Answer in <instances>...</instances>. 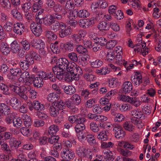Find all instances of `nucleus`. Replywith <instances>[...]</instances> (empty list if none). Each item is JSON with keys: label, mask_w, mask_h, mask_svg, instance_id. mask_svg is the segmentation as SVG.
Segmentation results:
<instances>
[{"label": "nucleus", "mask_w": 161, "mask_h": 161, "mask_svg": "<svg viewBox=\"0 0 161 161\" xmlns=\"http://www.w3.org/2000/svg\"><path fill=\"white\" fill-rule=\"evenodd\" d=\"M9 86L11 90L17 93L21 98L25 100L28 99V97L26 95L27 92L26 87L24 86L19 87L12 84H10Z\"/></svg>", "instance_id": "f257e3e1"}, {"label": "nucleus", "mask_w": 161, "mask_h": 161, "mask_svg": "<svg viewBox=\"0 0 161 161\" xmlns=\"http://www.w3.org/2000/svg\"><path fill=\"white\" fill-rule=\"evenodd\" d=\"M86 121L84 116H82L80 114H78V117L75 123L76 125L75 127L76 132L80 133L85 129V126L84 124Z\"/></svg>", "instance_id": "f03ea898"}, {"label": "nucleus", "mask_w": 161, "mask_h": 161, "mask_svg": "<svg viewBox=\"0 0 161 161\" xmlns=\"http://www.w3.org/2000/svg\"><path fill=\"white\" fill-rule=\"evenodd\" d=\"M53 105L50 107L49 111L51 115L54 117L57 116L59 111L63 109L64 106L63 103L53 102Z\"/></svg>", "instance_id": "7ed1b4c3"}, {"label": "nucleus", "mask_w": 161, "mask_h": 161, "mask_svg": "<svg viewBox=\"0 0 161 161\" xmlns=\"http://www.w3.org/2000/svg\"><path fill=\"white\" fill-rule=\"evenodd\" d=\"M29 109L32 111L33 109L36 110H42L44 109V106L39 101L35 100L33 102L27 103Z\"/></svg>", "instance_id": "20e7f679"}, {"label": "nucleus", "mask_w": 161, "mask_h": 161, "mask_svg": "<svg viewBox=\"0 0 161 161\" xmlns=\"http://www.w3.org/2000/svg\"><path fill=\"white\" fill-rule=\"evenodd\" d=\"M30 27L32 32L36 36H39L42 32V28L40 24L33 22L31 24Z\"/></svg>", "instance_id": "39448f33"}, {"label": "nucleus", "mask_w": 161, "mask_h": 161, "mask_svg": "<svg viewBox=\"0 0 161 161\" xmlns=\"http://www.w3.org/2000/svg\"><path fill=\"white\" fill-rule=\"evenodd\" d=\"M0 113L7 115L9 116L12 115L13 112L10 108L4 103H0Z\"/></svg>", "instance_id": "423d86ee"}, {"label": "nucleus", "mask_w": 161, "mask_h": 161, "mask_svg": "<svg viewBox=\"0 0 161 161\" xmlns=\"http://www.w3.org/2000/svg\"><path fill=\"white\" fill-rule=\"evenodd\" d=\"M94 23V19L92 18L87 20L81 19L79 22V24L80 27L84 28L92 27Z\"/></svg>", "instance_id": "0eeeda50"}, {"label": "nucleus", "mask_w": 161, "mask_h": 161, "mask_svg": "<svg viewBox=\"0 0 161 161\" xmlns=\"http://www.w3.org/2000/svg\"><path fill=\"white\" fill-rule=\"evenodd\" d=\"M61 155L63 159L67 160H70L74 157L73 152L70 149H65L61 152Z\"/></svg>", "instance_id": "6e6552de"}, {"label": "nucleus", "mask_w": 161, "mask_h": 161, "mask_svg": "<svg viewBox=\"0 0 161 161\" xmlns=\"http://www.w3.org/2000/svg\"><path fill=\"white\" fill-rule=\"evenodd\" d=\"M25 30L24 25L20 23H17L14 24L13 31L17 34L21 35Z\"/></svg>", "instance_id": "1a4fd4ad"}, {"label": "nucleus", "mask_w": 161, "mask_h": 161, "mask_svg": "<svg viewBox=\"0 0 161 161\" xmlns=\"http://www.w3.org/2000/svg\"><path fill=\"white\" fill-rule=\"evenodd\" d=\"M26 53L25 60L30 65L34 63V58L36 56V53L32 50H31Z\"/></svg>", "instance_id": "9d476101"}, {"label": "nucleus", "mask_w": 161, "mask_h": 161, "mask_svg": "<svg viewBox=\"0 0 161 161\" xmlns=\"http://www.w3.org/2000/svg\"><path fill=\"white\" fill-rule=\"evenodd\" d=\"M58 65L60 70H67L70 62L65 58H62L58 60Z\"/></svg>", "instance_id": "9b49d317"}, {"label": "nucleus", "mask_w": 161, "mask_h": 161, "mask_svg": "<svg viewBox=\"0 0 161 161\" xmlns=\"http://www.w3.org/2000/svg\"><path fill=\"white\" fill-rule=\"evenodd\" d=\"M8 101H7V104L11 106L14 109L17 110L19 108L20 101L17 98L14 97L9 100L8 102Z\"/></svg>", "instance_id": "f8f14e48"}, {"label": "nucleus", "mask_w": 161, "mask_h": 161, "mask_svg": "<svg viewBox=\"0 0 161 161\" xmlns=\"http://www.w3.org/2000/svg\"><path fill=\"white\" fill-rule=\"evenodd\" d=\"M64 27H61L59 32V35L61 37H64L68 36L71 34L72 30L70 28H66L65 25Z\"/></svg>", "instance_id": "ddd939ff"}, {"label": "nucleus", "mask_w": 161, "mask_h": 161, "mask_svg": "<svg viewBox=\"0 0 161 161\" xmlns=\"http://www.w3.org/2000/svg\"><path fill=\"white\" fill-rule=\"evenodd\" d=\"M116 53L117 54L115 55V63L119 65L123 64L126 67V62L125 61L124 59H122V52H118V53Z\"/></svg>", "instance_id": "4468645a"}, {"label": "nucleus", "mask_w": 161, "mask_h": 161, "mask_svg": "<svg viewBox=\"0 0 161 161\" xmlns=\"http://www.w3.org/2000/svg\"><path fill=\"white\" fill-rule=\"evenodd\" d=\"M53 15L48 14L43 18V22L46 25L50 26L55 21L54 20Z\"/></svg>", "instance_id": "2eb2a0df"}, {"label": "nucleus", "mask_w": 161, "mask_h": 161, "mask_svg": "<svg viewBox=\"0 0 161 161\" xmlns=\"http://www.w3.org/2000/svg\"><path fill=\"white\" fill-rule=\"evenodd\" d=\"M51 25V30L54 32H56L60 28L61 29V27H64L65 24L62 22L59 23L55 20Z\"/></svg>", "instance_id": "dca6fc26"}, {"label": "nucleus", "mask_w": 161, "mask_h": 161, "mask_svg": "<svg viewBox=\"0 0 161 161\" xmlns=\"http://www.w3.org/2000/svg\"><path fill=\"white\" fill-rule=\"evenodd\" d=\"M0 50L3 55H7L10 51L8 44L5 42H2L0 44Z\"/></svg>", "instance_id": "f3484780"}, {"label": "nucleus", "mask_w": 161, "mask_h": 161, "mask_svg": "<svg viewBox=\"0 0 161 161\" xmlns=\"http://www.w3.org/2000/svg\"><path fill=\"white\" fill-rule=\"evenodd\" d=\"M123 92L125 94L129 93L132 89V86L131 82L126 81L123 85Z\"/></svg>", "instance_id": "a211bd4d"}, {"label": "nucleus", "mask_w": 161, "mask_h": 161, "mask_svg": "<svg viewBox=\"0 0 161 161\" xmlns=\"http://www.w3.org/2000/svg\"><path fill=\"white\" fill-rule=\"evenodd\" d=\"M131 115L133 117L136 119H143L145 118V116L141 111H138L136 110H133L131 111Z\"/></svg>", "instance_id": "6ab92c4d"}, {"label": "nucleus", "mask_w": 161, "mask_h": 161, "mask_svg": "<svg viewBox=\"0 0 161 161\" xmlns=\"http://www.w3.org/2000/svg\"><path fill=\"white\" fill-rule=\"evenodd\" d=\"M77 66V65L74 63L73 64L70 63V64H69V67H67V71L69 72L70 74H71V76L73 75V77H74L75 74L76 72Z\"/></svg>", "instance_id": "aec40b11"}, {"label": "nucleus", "mask_w": 161, "mask_h": 161, "mask_svg": "<svg viewBox=\"0 0 161 161\" xmlns=\"http://www.w3.org/2000/svg\"><path fill=\"white\" fill-rule=\"evenodd\" d=\"M87 150L86 149V147L84 146L80 147L76 150V153L80 157H84L86 156Z\"/></svg>", "instance_id": "412c9836"}, {"label": "nucleus", "mask_w": 161, "mask_h": 161, "mask_svg": "<svg viewBox=\"0 0 161 161\" xmlns=\"http://www.w3.org/2000/svg\"><path fill=\"white\" fill-rule=\"evenodd\" d=\"M64 92L67 94L71 95L76 92L75 88L72 86H65L64 88Z\"/></svg>", "instance_id": "4be33fe9"}, {"label": "nucleus", "mask_w": 161, "mask_h": 161, "mask_svg": "<svg viewBox=\"0 0 161 161\" xmlns=\"http://www.w3.org/2000/svg\"><path fill=\"white\" fill-rule=\"evenodd\" d=\"M131 80L132 82L136 86H138L142 82V76L134 75L131 77Z\"/></svg>", "instance_id": "5701e85b"}, {"label": "nucleus", "mask_w": 161, "mask_h": 161, "mask_svg": "<svg viewBox=\"0 0 161 161\" xmlns=\"http://www.w3.org/2000/svg\"><path fill=\"white\" fill-rule=\"evenodd\" d=\"M11 49L12 52L14 53H17L20 48L19 45L16 41H14L11 44Z\"/></svg>", "instance_id": "b1692460"}, {"label": "nucleus", "mask_w": 161, "mask_h": 161, "mask_svg": "<svg viewBox=\"0 0 161 161\" xmlns=\"http://www.w3.org/2000/svg\"><path fill=\"white\" fill-rule=\"evenodd\" d=\"M86 139L87 142L91 146H94L97 144L94 136L92 135L87 134Z\"/></svg>", "instance_id": "393cba45"}, {"label": "nucleus", "mask_w": 161, "mask_h": 161, "mask_svg": "<svg viewBox=\"0 0 161 161\" xmlns=\"http://www.w3.org/2000/svg\"><path fill=\"white\" fill-rule=\"evenodd\" d=\"M59 130L58 126L55 125H52L49 128L48 133L51 135H55Z\"/></svg>", "instance_id": "a878e982"}, {"label": "nucleus", "mask_w": 161, "mask_h": 161, "mask_svg": "<svg viewBox=\"0 0 161 161\" xmlns=\"http://www.w3.org/2000/svg\"><path fill=\"white\" fill-rule=\"evenodd\" d=\"M9 143L11 149L14 147H18L21 145V142L19 141H17L14 138L10 139Z\"/></svg>", "instance_id": "bb28decb"}, {"label": "nucleus", "mask_w": 161, "mask_h": 161, "mask_svg": "<svg viewBox=\"0 0 161 161\" xmlns=\"http://www.w3.org/2000/svg\"><path fill=\"white\" fill-rule=\"evenodd\" d=\"M97 27L100 31H108L109 28V25L104 21H102L99 24Z\"/></svg>", "instance_id": "cd10ccee"}, {"label": "nucleus", "mask_w": 161, "mask_h": 161, "mask_svg": "<svg viewBox=\"0 0 161 161\" xmlns=\"http://www.w3.org/2000/svg\"><path fill=\"white\" fill-rule=\"evenodd\" d=\"M43 83L42 80L38 76L36 77H35L34 83V85L35 87H40L42 86Z\"/></svg>", "instance_id": "c85d7f7f"}, {"label": "nucleus", "mask_w": 161, "mask_h": 161, "mask_svg": "<svg viewBox=\"0 0 161 161\" xmlns=\"http://www.w3.org/2000/svg\"><path fill=\"white\" fill-rule=\"evenodd\" d=\"M11 14L13 17L18 20H21L22 19V16L21 14L16 9H14L11 11Z\"/></svg>", "instance_id": "c756f323"}, {"label": "nucleus", "mask_w": 161, "mask_h": 161, "mask_svg": "<svg viewBox=\"0 0 161 161\" xmlns=\"http://www.w3.org/2000/svg\"><path fill=\"white\" fill-rule=\"evenodd\" d=\"M71 100L76 105H78L81 102L80 96L77 94L73 95L71 97Z\"/></svg>", "instance_id": "7c9ffc66"}, {"label": "nucleus", "mask_w": 161, "mask_h": 161, "mask_svg": "<svg viewBox=\"0 0 161 161\" xmlns=\"http://www.w3.org/2000/svg\"><path fill=\"white\" fill-rule=\"evenodd\" d=\"M13 23L12 22H7L4 25L3 28L4 30L7 32H10L14 27Z\"/></svg>", "instance_id": "2f4dec72"}, {"label": "nucleus", "mask_w": 161, "mask_h": 161, "mask_svg": "<svg viewBox=\"0 0 161 161\" xmlns=\"http://www.w3.org/2000/svg\"><path fill=\"white\" fill-rule=\"evenodd\" d=\"M123 127L125 130L130 132H133L135 130V126L128 121L124 124Z\"/></svg>", "instance_id": "473e14b6"}, {"label": "nucleus", "mask_w": 161, "mask_h": 161, "mask_svg": "<svg viewBox=\"0 0 161 161\" xmlns=\"http://www.w3.org/2000/svg\"><path fill=\"white\" fill-rule=\"evenodd\" d=\"M75 49L76 51L80 54H83L88 52L86 49L82 45H77Z\"/></svg>", "instance_id": "72a5a7b5"}, {"label": "nucleus", "mask_w": 161, "mask_h": 161, "mask_svg": "<svg viewBox=\"0 0 161 161\" xmlns=\"http://www.w3.org/2000/svg\"><path fill=\"white\" fill-rule=\"evenodd\" d=\"M22 118L24 120V123L26 127H29L31 125L32 122L30 117L26 114L23 116Z\"/></svg>", "instance_id": "f704fd0d"}, {"label": "nucleus", "mask_w": 161, "mask_h": 161, "mask_svg": "<svg viewBox=\"0 0 161 161\" xmlns=\"http://www.w3.org/2000/svg\"><path fill=\"white\" fill-rule=\"evenodd\" d=\"M92 67L93 68H97L101 67L103 64L102 61L96 60L95 61L91 60L90 61Z\"/></svg>", "instance_id": "c9c22d12"}, {"label": "nucleus", "mask_w": 161, "mask_h": 161, "mask_svg": "<svg viewBox=\"0 0 161 161\" xmlns=\"http://www.w3.org/2000/svg\"><path fill=\"white\" fill-rule=\"evenodd\" d=\"M46 37L49 39L53 40L57 39V36L52 31H47L45 32Z\"/></svg>", "instance_id": "e433bc0d"}, {"label": "nucleus", "mask_w": 161, "mask_h": 161, "mask_svg": "<svg viewBox=\"0 0 161 161\" xmlns=\"http://www.w3.org/2000/svg\"><path fill=\"white\" fill-rule=\"evenodd\" d=\"M53 8L54 11L56 13H62L65 12V9L63 8L61 5L59 4H55Z\"/></svg>", "instance_id": "4c0bfd02"}, {"label": "nucleus", "mask_w": 161, "mask_h": 161, "mask_svg": "<svg viewBox=\"0 0 161 161\" xmlns=\"http://www.w3.org/2000/svg\"><path fill=\"white\" fill-rule=\"evenodd\" d=\"M114 52V51H112L107 53L106 57L108 61L109 62H115V54Z\"/></svg>", "instance_id": "58836bf2"}, {"label": "nucleus", "mask_w": 161, "mask_h": 161, "mask_svg": "<svg viewBox=\"0 0 161 161\" xmlns=\"http://www.w3.org/2000/svg\"><path fill=\"white\" fill-rule=\"evenodd\" d=\"M63 45L64 49L68 51H72L74 47V44L70 41L67 42Z\"/></svg>", "instance_id": "ea45409f"}, {"label": "nucleus", "mask_w": 161, "mask_h": 161, "mask_svg": "<svg viewBox=\"0 0 161 161\" xmlns=\"http://www.w3.org/2000/svg\"><path fill=\"white\" fill-rule=\"evenodd\" d=\"M32 5L30 2L25 3L21 5V9L25 13L29 12Z\"/></svg>", "instance_id": "a19ab883"}, {"label": "nucleus", "mask_w": 161, "mask_h": 161, "mask_svg": "<svg viewBox=\"0 0 161 161\" xmlns=\"http://www.w3.org/2000/svg\"><path fill=\"white\" fill-rule=\"evenodd\" d=\"M68 57L71 61L74 62L78 61V58L77 54L75 52H71L68 54Z\"/></svg>", "instance_id": "79ce46f5"}, {"label": "nucleus", "mask_w": 161, "mask_h": 161, "mask_svg": "<svg viewBox=\"0 0 161 161\" xmlns=\"http://www.w3.org/2000/svg\"><path fill=\"white\" fill-rule=\"evenodd\" d=\"M58 96L55 93H51L48 96L47 99L50 102H53L55 101L58 99Z\"/></svg>", "instance_id": "37998d69"}, {"label": "nucleus", "mask_w": 161, "mask_h": 161, "mask_svg": "<svg viewBox=\"0 0 161 161\" xmlns=\"http://www.w3.org/2000/svg\"><path fill=\"white\" fill-rule=\"evenodd\" d=\"M30 65L25 60L20 61L19 63V65L20 68L23 70H26L28 69Z\"/></svg>", "instance_id": "c03bdc74"}, {"label": "nucleus", "mask_w": 161, "mask_h": 161, "mask_svg": "<svg viewBox=\"0 0 161 161\" xmlns=\"http://www.w3.org/2000/svg\"><path fill=\"white\" fill-rule=\"evenodd\" d=\"M10 72L12 75L17 76L21 75L22 71L19 68H11L10 69Z\"/></svg>", "instance_id": "a18cd8bd"}, {"label": "nucleus", "mask_w": 161, "mask_h": 161, "mask_svg": "<svg viewBox=\"0 0 161 161\" xmlns=\"http://www.w3.org/2000/svg\"><path fill=\"white\" fill-rule=\"evenodd\" d=\"M97 138L102 141H106L108 138V136L105 131L100 132L97 136Z\"/></svg>", "instance_id": "49530a36"}, {"label": "nucleus", "mask_w": 161, "mask_h": 161, "mask_svg": "<svg viewBox=\"0 0 161 161\" xmlns=\"http://www.w3.org/2000/svg\"><path fill=\"white\" fill-rule=\"evenodd\" d=\"M78 16L80 18H86L89 15L88 12L86 10H81L78 11Z\"/></svg>", "instance_id": "de8ad7c7"}, {"label": "nucleus", "mask_w": 161, "mask_h": 161, "mask_svg": "<svg viewBox=\"0 0 161 161\" xmlns=\"http://www.w3.org/2000/svg\"><path fill=\"white\" fill-rule=\"evenodd\" d=\"M20 131L23 135L25 136H30L31 134V130L27 127L21 128L20 129Z\"/></svg>", "instance_id": "09e8293b"}, {"label": "nucleus", "mask_w": 161, "mask_h": 161, "mask_svg": "<svg viewBox=\"0 0 161 161\" xmlns=\"http://www.w3.org/2000/svg\"><path fill=\"white\" fill-rule=\"evenodd\" d=\"M125 117L122 114L117 113L115 114L114 117V119L115 122H120L124 120Z\"/></svg>", "instance_id": "8fccbe9b"}, {"label": "nucleus", "mask_w": 161, "mask_h": 161, "mask_svg": "<svg viewBox=\"0 0 161 161\" xmlns=\"http://www.w3.org/2000/svg\"><path fill=\"white\" fill-rule=\"evenodd\" d=\"M1 5L6 9H9L11 7V4L8 0H0Z\"/></svg>", "instance_id": "3c124183"}, {"label": "nucleus", "mask_w": 161, "mask_h": 161, "mask_svg": "<svg viewBox=\"0 0 161 161\" xmlns=\"http://www.w3.org/2000/svg\"><path fill=\"white\" fill-rule=\"evenodd\" d=\"M0 88L3 91V93L6 95H9L10 93L9 92V89L7 86L3 83L0 84Z\"/></svg>", "instance_id": "603ef678"}, {"label": "nucleus", "mask_w": 161, "mask_h": 161, "mask_svg": "<svg viewBox=\"0 0 161 161\" xmlns=\"http://www.w3.org/2000/svg\"><path fill=\"white\" fill-rule=\"evenodd\" d=\"M0 145H1L2 149L4 152L9 153L11 152V150L7 143H4L3 142H2V143Z\"/></svg>", "instance_id": "864d4df0"}, {"label": "nucleus", "mask_w": 161, "mask_h": 161, "mask_svg": "<svg viewBox=\"0 0 161 161\" xmlns=\"http://www.w3.org/2000/svg\"><path fill=\"white\" fill-rule=\"evenodd\" d=\"M90 127L91 130L94 132H97L99 131V127L97 124L94 122L90 123Z\"/></svg>", "instance_id": "5fc2aeb1"}, {"label": "nucleus", "mask_w": 161, "mask_h": 161, "mask_svg": "<svg viewBox=\"0 0 161 161\" xmlns=\"http://www.w3.org/2000/svg\"><path fill=\"white\" fill-rule=\"evenodd\" d=\"M117 42L115 40H111L107 42L106 45V47L108 49H110L113 48L116 44Z\"/></svg>", "instance_id": "6e6d98bb"}, {"label": "nucleus", "mask_w": 161, "mask_h": 161, "mask_svg": "<svg viewBox=\"0 0 161 161\" xmlns=\"http://www.w3.org/2000/svg\"><path fill=\"white\" fill-rule=\"evenodd\" d=\"M22 46L25 50L28 51L30 48V44L29 42L26 40H23L21 42Z\"/></svg>", "instance_id": "4d7b16f0"}, {"label": "nucleus", "mask_w": 161, "mask_h": 161, "mask_svg": "<svg viewBox=\"0 0 161 161\" xmlns=\"http://www.w3.org/2000/svg\"><path fill=\"white\" fill-rule=\"evenodd\" d=\"M59 139V137L55 136V135L50 136L48 138V141L50 144H53V143H56L58 142Z\"/></svg>", "instance_id": "13d9d810"}, {"label": "nucleus", "mask_w": 161, "mask_h": 161, "mask_svg": "<svg viewBox=\"0 0 161 161\" xmlns=\"http://www.w3.org/2000/svg\"><path fill=\"white\" fill-rule=\"evenodd\" d=\"M81 95L85 100H87L90 98V93L87 89H83L81 92Z\"/></svg>", "instance_id": "bf43d9fd"}, {"label": "nucleus", "mask_w": 161, "mask_h": 161, "mask_svg": "<svg viewBox=\"0 0 161 161\" xmlns=\"http://www.w3.org/2000/svg\"><path fill=\"white\" fill-rule=\"evenodd\" d=\"M112 127L113 128V131L114 134L117 133L118 132L123 130L121 126L118 124H113Z\"/></svg>", "instance_id": "052dcab7"}, {"label": "nucleus", "mask_w": 161, "mask_h": 161, "mask_svg": "<svg viewBox=\"0 0 161 161\" xmlns=\"http://www.w3.org/2000/svg\"><path fill=\"white\" fill-rule=\"evenodd\" d=\"M64 70H61L60 72H58L56 77L59 80H64L65 79Z\"/></svg>", "instance_id": "680f3d73"}, {"label": "nucleus", "mask_w": 161, "mask_h": 161, "mask_svg": "<svg viewBox=\"0 0 161 161\" xmlns=\"http://www.w3.org/2000/svg\"><path fill=\"white\" fill-rule=\"evenodd\" d=\"M65 104L69 108H70L72 110H74V112H75L76 110H77V109L76 110V108L75 106V104L70 101L68 100L66 101Z\"/></svg>", "instance_id": "e2e57ef3"}, {"label": "nucleus", "mask_w": 161, "mask_h": 161, "mask_svg": "<svg viewBox=\"0 0 161 161\" xmlns=\"http://www.w3.org/2000/svg\"><path fill=\"white\" fill-rule=\"evenodd\" d=\"M118 150L120 154L124 156L127 157L130 155V152L129 151L121 148H119Z\"/></svg>", "instance_id": "0e129e2a"}, {"label": "nucleus", "mask_w": 161, "mask_h": 161, "mask_svg": "<svg viewBox=\"0 0 161 161\" xmlns=\"http://www.w3.org/2000/svg\"><path fill=\"white\" fill-rule=\"evenodd\" d=\"M84 78L87 81H92L95 80L96 77L95 76L92 74H86L84 75Z\"/></svg>", "instance_id": "69168bd1"}, {"label": "nucleus", "mask_w": 161, "mask_h": 161, "mask_svg": "<svg viewBox=\"0 0 161 161\" xmlns=\"http://www.w3.org/2000/svg\"><path fill=\"white\" fill-rule=\"evenodd\" d=\"M78 11L77 9L74 10L72 12H70L69 16V18L71 19H74L75 17L78 16Z\"/></svg>", "instance_id": "338daca9"}, {"label": "nucleus", "mask_w": 161, "mask_h": 161, "mask_svg": "<svg viewBox=\"0 0 161 161\" xmlns=\"http://www.w3.org/2000/svg\"><path fill=\"white\" fill-rule=\"evenodd\" d=\"M0 72L4 74H7L9 71L8 67L6 64H3L0 68Z\"/></svg>", "instance_id": "774afa93"}]
</instances>
